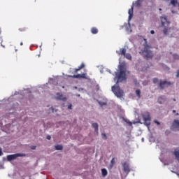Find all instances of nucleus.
I'll return each mask as SVG.
<instances>
[{"mask_svg":"<svg viewBox=\"0 0 179 179\" xmlns=\"http://www.w3.org/2000/svg\"><path fill=\"white\" fill-rule=\"evenodd\" d=\"M134 5L135 3H132L131 8L128 11L129 18H128V24L125 22L124 26H125L126 31L127 33H132V29H131V20H132V17H134Z\"/></svg>","mask_w":179,"mask_h":179,"instance_id":"nucleus-1","label":"nucleus"},{"mask_svg":"<svg viewBox=\"0 0 179 179\" xmlns=\"http://www.w3.org/2000/svg\"><path fill=\"white\" fill-rule=\"evenodd\" d=\"M139 53L147 59H151V58H153V52H151L150 45H145L144 49L141 50Z\"/></svg>","mask_w":179,"mask_h":179,"instance_id":"nucleus-2","label":"nucleus"},{"mask_svg":"<svg viewBox=\"0 0 179 179\" xmlns=\"http://www.w3.org/2000/svg\"><path fill=\"white\" fill-rule=\"evenodd\" d=\"M120 73H116L115 78H117V83H120V82H124V80H127V74L125 73V71L122 70V66L120 68Z\"/></svg>","mask_w":179,"mask_h":179,"instance_id":"nucleus-3","label":"nucleus"},{"mask_svg":"<svg viewBox=\"0 0 179 179\" xmlns=\"http://www.w3.org/2000/svg\"><path fill=\"white\" fill-rule=\"evenodd\" d=\"M112 92L116 95L117 97L121 99L124 96V91L121 90V87L118 85H114L112 87Z\"/></svg>","mask_w":179,"mask_h":179,"instance_id":"nucleus-4","label":"nucleus"},{"mask_svg":"<svg viewBox=\"0 0 179 179\" xmlns=\"http://www.w3.org/2000/svg\"><path fill=\"white\" fill-rule=\"evenodd\" d=\"M117 54H119L120 55H124V57L127 59L131 61L132 59V56L131 54L127 53V50L125 48H122L120 50V51H116Z\"/></svg>","mask_w":179,"mask_h":179,"instance_id":"nucleus-5","label":"nucleus"},{"mask_svg":"<svg viewBox=\"0 0 179 179\" xmlns=\"http://www.w3.org/2000/svg\"><path fill=\"white\" fill-rule=\"evenodd\" d=\"M26 156V154L23 153H17L14 155H10L7 156V160L8 162H12V160H15V159H17V157H24Z\"/></svg>","mask_w":179,"mask_h":179,"instance_id":"nucleus-6","label":"nucleus"},{"mask_svg":"<svg viewBox=\"0 0 179 179\" xmlns=\"http://www.w3.org/2000/svg\"><path fill=\"white\" fill-rule=\"evenodd\" d=\"M69 78H73V79H87V77L86 76V73L83 74H77L73 76H68Z\"/></svg>","mask_w":179,"mask_h":179,"instance_id":"nucleus-7","label":"nucleus"},{"mask_svg":"<svg viewBox=\"0 0 179 179\" xmlns=\"http://www.w3.org/2000/svg\"><path fill=\"white\" fill-rule=\"evenodd\" d=\"M171 85V82H169V81H160V83H159V87H160L161 90H163V89H164V87H168Z\"/></svg>","mask_w":179,"mask_h":179,"instance_id":"nucleus-8","label":"nucleus"},{"mask_svg":"<svg viewBox=\"0 0 179 179\" xmlns=\"http://www.w3.org/2000/svg\"><path fill=\"white\" fill-rule=\"evenodd\" d=\"M122 167L124 173H127V174H129L131 172V168H129V164L128 162H124L122 164Z\"/></svg>","mask_w":179,"mask_h":179,"instance_id":"nucleus-9","label":"nucleus"},{"mask_svg":"<svg viewBox=\"0 0 179 179\" xmlns=\"http://www.w3.org/2000/svg\"><path fill=\"white\" fill-rule=\"evenodd\" d=\"M172 129H178L179 131V120H174L172 123Z\"/></svg>","mask_w":179,"mask_h":179,"instance_id":"nucleus-10","label":"nucleus"},{"mask_svg":"<svg viewBox=\"0 0 179 179\" xmlns=\"http://www.w3.org/2000/svg\"><path fill=\"white\" fill-rule=\"evenodd\" d=\"M143 118L144 121H150V120H151L150 115L149 114V113H145L143 115Z\"/></svg>","mask_w":179,"mask_h":179,"instance_id":"nucleus-11","label":"nucleus"},{"mask_svg":"<svg viewBox=\"0 0 179 179\" xmlns=\"http://www.w3.org/2000/svg\"><path fill=\"white\" fill-rule=\"evenodd\" d=\"M56 99L57 100H62L63 101H66V97H64V95L59 94V93H57V96H56Z\"/></svg>","mask_w":179,"mask_h":179,"instance_id":"nucleus-12","label":"nucleus"},{"mask_svg":"<svg viewBox=\"0 0 179 179\" xmlns=\"http://www.w3.org/2000/svg\"><path fill=\"white\" fill-rule=\"evenodd\" d=\"M83 68H85V64L82 63L81 65L79 66L78 69H74L73 73H78V72H79V71H80V69H83Z\"/></svg>","mask_w":179,"mask_h":179,"instance_id":"nucleus-13","label":"nucleus"},{"mask_svg":"<svg viewBox=\"0 0 179 179\" xmlns=\"http://www.w3.org/2000/svg\"><path fill=\"white\" fill-rule=\"evenodd\" d=\"M161 19V23H162V26H164L165 23L164 21L166 22V23L169 24L170 22L167 21V17H160ZM163 20L164 21H163Z\"/></svg>","mask_w":179,"mask_h":179,"instance_id":"nucleus-14","label":"nucleus"},{"mask_svg":"<svg viewBox=\"0 0 179 179\" xmlns=\"http://www.w3.org/2000/svg\"><path fill=\"white\" fill-rule=\"evenodd\" d=\"M101 173L103 177H106L107 174H108V172L107 171V169H101Z\"/></svg>","mask_w":179,"mask_h":179,"instance_id":"nucleus-15","label":"nucleus"},{"mask_svg":"<svg viewBox=\"0 0 179 179\" xmlns=\"http://www.w3.org/2000/svg\"><path fill=\"white\" fill-rule=\"evenodd\" d=\"M91 33H92V34H97V33H99V29L96 27H93L91 29Z\"/></svg>","mask_w":179,"mask_h":179,"instance_id":"nucleus-16","label":"nucleus"},{"mask_svg":"<svg viewBox=\"0 0 179 179\" xmlns=\"http://www.w3.org/2000/svg\"><path fill=\"white\" fill-rule=\"evenodd\" d=\"M92 127L94 128L95 132H97L99 131V124L97 123H93Z\"/></svg>","mask_w":179,"mask_h":179,"instance_id":"nucleus-17","label":"nucleus"},{"mask_svg":"<svg viewBox=\"0 0 179 179\" xmlns=\"http://www.w3.org/2000/svg\"><path fill=\"white\" fill-rule=\"evenodd\" d=\"M173 155H175L176 158L177 159V161L179 162V150H175L173 152Z\"/></svg>","mask_w":179,"mask_h":179,"instance_id":"nucleus-18","label":"nucleus"},{"mask_svg":"<svg viewBox=\"0 0 179 179\" xmlns=\"http://www.w3.org/2000/svg\"><path fill=\"white\" fill-rule=\"evenodd\" d=\"M158 103L159 104H163V103H164V98H163V96H159L158 98Z\"/></svg>","mask_w":179,"mask_h":179,"instance_id":"nucleus-19","label":"nucleus"},{"mask_svg":"<svg viewBox=\"0 0 179 179\" xmlns=\"http://www.w3.org/2000/svg\"><path fill=\"white\" fill-rule=\"evenodd\" d=\"M177 3H178V0H171V5L176 6V5H177Z\"/></svg>","mask_w":179,"mask_h":179,"instance_id":"nucleus-20","label":"nucleus"},{"mask_svg":"<svg viewBox=\"0 0 179 179\" xmlns=\"http://www.w3.org/2000/svg\"><path fill=\"white\" fill-rule=\"evenodd\" d=\"M135 5L137 8H141V6H142V4H141V2L138 0L135 1Z\"/></svg>","mask_w":179,"mask_h":179,"instance_id":"nucleus-21","label":"nucleus"},{"mask_svg":"<svg viewBox=\"0 0 179 179\" xmlns=\"http://www.w3.org/2000/svg\"><path fill=\"white\" fill-rule=\"evenodd\" d=\"M136 94L138 99H141V90H136Z\"/></svg>","mask_w":179,"mask_h":179,"instance_id":"nucleus-22","label":"nucleus"},{"mask_svg":"<svg viewBox=\"0 0 179 179\" xmlns=\"http://www.w3.org/2000/svg\"><path fill=\"white\" fill-rule=\"evenodd\" d=\"M55 149H56V150H62L63 147L61 145H57L55 146Z\"/></svg>","mask_w":179,"mask_h":179,"instance_id":"nucleus-23","label":"nucleus"},{"mask_svg":"<svg viewBox=\"0 0 179 179\" xmlns=\"http://www.w3.org/2000/svg\"><path fill=\"white\" fill-rule=\"evenodd\" d=\"M145 125H146L147 127L150 126V121H145Z\"/></svg>","mask_w":179,"mask_h":179,"instance_id":"nucleus-24","label":"nucleus"},{"mask_svg":"<svg viewBox=\"0 0 179 179\" xmlns=\"http://www.w3.org/2000/svg\"><path fill=\"white\" fill-rule=\"evenodd\" d=\"M152 82L153 83H157V82H159V79H157V78H153Z\"/></svg>","mask_w":179,"mask_h":179,"instance_id":"nucleus-25","label":"nucleus"},{"mask_svg":"<svg viewBox=\"0 0 179 179\" xmlns=\"http://www.w3.org/2000/svg\"><path fill=\"white\" fill-rule=\"evenodd\" d=\"M167 31H169V29L167 28H164V30H163V33L164 34H167Z\"/></svg>","mask_w":179,"mask_h":179,"instance_id":"nucleus-26","label":"nucleus"},{"mask_svg":"<svg viewBox=\"0 0 179 179\" xmlns=\"http://www.w3.org/2000/svg\"><path fill=\"white\" fill-rule=\"evenodd\" d=\"M114 163H115V158H113L111 159V164H112V166H113Z\"/></svg>","mask_w":179,"mask_h":179,"instance_id":"nucleus-27","label":"nucleus"},{"mask_svg":"<svg viewBox=\"0 0 179 179\" xmlns=\"http://www.w3.org/2000/svg\"><path fill=\"white\" fill-rule=\"evenodd\" d=\"M173 58H174V59H178L179 56L178 55H174Z\"/></svg>","mask_w":179,"mask_h":179,"instance_id":"nucleus-28","label":"nucleus"},{"mask_svg":"<svg viewBox=\"0 0 179 179\" xmlns=\"http://www.w3.org/2000/svg\"><path fill=\"white\" fill-rule=\"evenodd\" d=\"M102 138H104V139H107V135H106V134L103 133Z\"/></svg>","mask_w":179,"mask_h":179,"instance_id":"nucleus-29","label":"nucleus"},{"mask_svg":"<svg viewBox=\"0 0 179 179\" xmlns=\"http://www.w3.org/2000/svg\"><path fill=\"white\" fill-rule=\"evenodd\" d=\"M144 40V43L143 44V45H148V42L146 41V39L143 38Z\"/></svg>","mask_w":179,"mask_h":179,"instance_id":"nucleus-30","label":"nucleus"},{"mask_svg":"<svg viewBox=\"0 0 179 179\" xmlns=\"http://www.w3.org/2000/svg\"><path fill=\"white\" fill-rule=\"evenodd\" d=\"M3 152H2V148L0 147V156H3Z\"/></svg>","mask_w":179,"mask_h":179,"instance_id":"nucleus-31","label":"nucleus"},{"mask_svg":"<svg viewBox=\"0 0 179 179\" xmlns=\"http://www.w3.org/2000/svg\"><path fill=\"white\" fill-rule=\"evenodd\" d=\"M155 124H157V125H160V123L157 120H154Z\"/></svg>","mask_w":179,"mask_h":179,"instance_id":"nucleus-32","label":"nucleus"},{"mask_svg":"<svg viewBox=\"0 0 179 179\" xmlns=\"http://www.w3.org/2000/svg\"><path fill=\"white\" fill-rule=\"evenodd\" d=\"M36 145H33V146H31V149L32 150H36Z\"/></svg>","mask_w":179,"mask_h":179,"instance_id":"nucleus-33","label":"nucleus"},{"mask_svg":"<svg viewBox=\"0 0 179 179\" xmlns=\"http://www.w3.org/2000/svg\"><path fill=\"white\" fill-rule=\"evenodd\" d=\"M69 110H72V104L68 106Z\"/></svg>","mask_w":179,"mask_h":179,"instance_id":"nucleus-34","label":"nucleus"},{"mask_svg":"<svg viewBox=\"0 0 179 179\" xmlns=\"http://www.w3.org/2000/svg\"><path fill=\"white\" fill-rule=\"evenodd\" d=\"M46 138L48 140V141H50V139H51V136H47V137H46Z\"/></svg>","mask_w":179,"mask_h":179,"instance_id":"nucleus-35","label":"nucleus"},{"mask_svg":"<svg viewBox=\"0 0 179 179\" xmlns=\"http://www.w3.org/2000/svg\"><path fill=\"white\" fill-rule=\"evenodd\" d=\"M176 78H179V70L177 71Z\"/></svg>","mask_w":179,"mask_h":179,"instance_id":"nucleus-36","label":"nucleus"},{"mask_svg":"<svg viewBox=\"0 0 179 179\" xmlns=\"http://www.w3.org/2000/svg\"><path fill=\"white\" fill-rule=\"evenodd\" d=\"M150 34H155V30H151L150 31Z\"/></svg>","mask_w":179,"mask_h":179,"instance_id":"nucleus-37","label":"nucleus"},{"mask_svg":"<svg viewBox=\"0 0 179 179\" xmlns=\"http://www.w3.org/2000/svg\"><path fill=\"white\" fill-rule=\"evenodd\" d=\"M50 110H51V111H52V113H54V108H50Z\"/></svg>","mask_w":179,"mask_h":179,"instance_id":"nucleus-38","label":"nucleus"},{"mask_svg":"<svg viewBox=\"0 0 179 179\" xmlns=\"http://www.w3.org/2000/svg\"><path fill=\"white\" fill-rule=\"evenodd\" d=\"M106 103H103L101 104V106H106Z\"/></svg>","mask_w":179,"mask_h":179,"instance_id":"nucleus-39","label":"nucleus"},{"mask_svg":"<svg viewBox=\"0 0 179 179\" xmlns=\"http://www.w3.org/2000/svg\"><path fill=\"white\" fill-rule=\"evenodd\" d=\"M120 27H121V29H124V27H125V26L122 25Z\"/></svg>","mask_w":179,"mask_h":179,"instance_id":"nucleus-40","label":"nucleus"},{"mask_svg":"<svg viewBox=\"0 0 179 179\" xmlns=\"http://www.w3.org/2000/svg\"><path fill=\"white\" fill-rule=\"evenodd\" d=\"M20 45H23V42H21V43H20Z\"/></svg>","mask_w":179,"mask_h":179,"instance_id":"nucleus-41","label":"nucleus"},{"mask_svg":"<svg viewBox=\"0 0 179 179\" xmlns=\"http://www.w3.org/2000/svg\"><path fill=\"white\" fill-rule=\"evenodd\" d=\"M159 12H162V8H159Z\"/></svg>","mask_w":179,"mask_h":179,"instance_id":"nucleus-42","label":"nucleus"},{"mask_svg":"<svg viewBox=\"0 0 179 179\" xmlns=\"http://www.w3.org/2000/svg\"><path fill=\"white\" fill-rule=\"evenodd\" d=\"M172 13H176V11H174V10H172Z\"/></svg>","mask_w":179,"mask_h":179,"instance_id":"nucleus-43","label":"nucleus"},{"mask_svg":"<svg viewBox=\"0 0 179 179\" xmlns=\"http://www.w3.org/2000/svg\"><path fill=\"white\" fill-rule=\"evenodd\" d=\"M129 124H130V125H132V123L131 122H129Z\"/></svg>","mask_w":179,"mask_h":179,"instance_id":"nucleus-44","label":"nucleus"},{"mask_svg":"<svg viewBox=\"0 0 179 179\" xmlns=\"http://www.w3.org/2000/svg\"><path fill=\"white\" fill-rule=\"evenodd\" d=\"M173 113H176V110H173Z\"/></svg>","mask_w":179,"mask_h":179,"instance_id":"nucleus-45","label":"nucleus"},{"mask_svg":"<svg viewBox=\"0 0 179 179\" xmlns=\"http://www.w3.org/2000/svg\"><path fill=\"white\" fill-rule=\"evenodd\" d=\"M137 1H138L139 2H141V1H142V0H137Z\"/></svg>","mask_w":179,"mask_h":179,"instance_id":"nucleus-46","label":"nucleus"},{"mask_svg":"<svg viewBox=\"0 0 179 179\" xmlns=\"http://www.w3.org/2000/svg\"><path fill=\"white\" fill-rule=\"evenodd\" d=\"M173 101H176V99H173Z\"/></svg>","mask_w":179,"mask_h":179,"instance_id":"nucleus-47","label":"nucleus"},{"mask_svg":"<svg viewBox=\"0 0 179 179\" xmlns=\"http://www.w3.org/2000/svg\"><path fill=\"white\" fill-rule=\"evenodd\" d=\"M176 115H179V114H178V113H176Z\"/></svg>","mask_w":179,"mask_h":179,"instance_id":"nucleus-48","label":"nucleus"},{"mask_svg":"<svg viewBox=\"0 0 179 179\" xmlns=\"http://www.w3.org/2000/svg\"><path fill=\"white\" fill-rule=\"evenodd\" d=\"M31 45H34V44H31Z\"/></svg>","mask_w":179,"mask_h":179,"instance_id":"nucleus-49","label":"nucleus"}]
</instances>
